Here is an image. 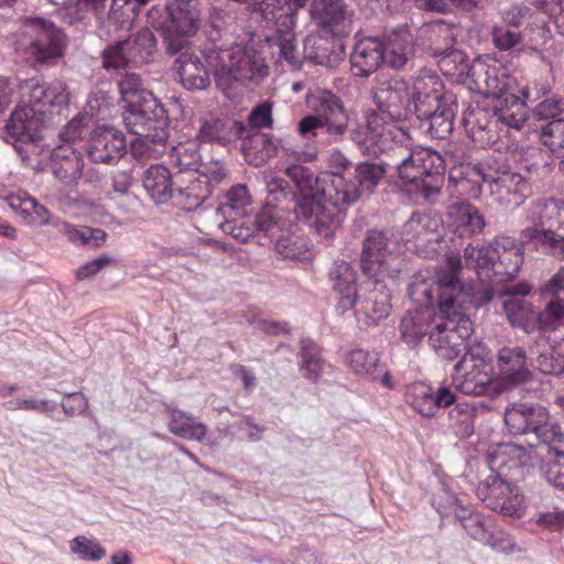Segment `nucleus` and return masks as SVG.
Masks as SVG:
<instances>
[{
  "instance_id": "f257e3e1",
  "label": "nucleus",
  "mask_w": 564,
  "mask_h": 564,
  "mask_svg": "<svg viewBox=\"0 0 564 564\" xmlns=\"http://www.w3.org/2000/svg\"><path fill=\"white\" fill-rule=\"evenodd\" d=\"M286 159L297 164L286 167L285 173L303 194L304 204L310 207V216H315L318 228L329 230L344 219V209L356 203L365 193H371L379 184L388 167L383 160L380 164L361 163L356 166L355 176L346 180L340 172L323 173L314 177L313 173L300 163L312 162L317 156L315 149L292 150L281 147Z\"/></svg>"
},
{
  "instance_id": "f03ea898",
  "label": "nucleus",
  "mask_w": 564,
  "mask_h": 564,
  "mask_svg": "<svg viewBox=\"0 0 564 564\" xmlns=\"http://www.w3.org/2000/svg\"><path fill=\"white\" fill-rule=\"evenodd\" d=\"M370 134L357 133L355 143L367 155H384V164L395 167L399 178L425 200L434 202L444 184L445 165L442 155L431 148H413L408 129L384 124L378 116L369 120Z\"/></svg>"
},
{
  "instance_id": "7ed1b4c3",
  "label": "nucleus",
  "mask_w": 564,
  "mask_h": 564,
  "mask_svg": "<svg viewBox=\"0 0 564 564\" xmlns=\"http://www.w3.org/2000/svg\"><path fill=\"white\" fill-rule=\"evenodd\" d=\"M544 306L536 311L531 302L521 297H507L503 310L512 327L530 334L535 330L553 332L564 321V265L539 288Z\"/></svg>"
},
{
  "instance_id": "20e7f679",
  "label": "nucleus",
  "mask_w": 564,
  "mask_h": 564,
  "mask_svg": "<svg viewBox=\"0 0 564 564\" xmlns=\"http://www.w3.org/2000/svg\"><path fill=\"white\" fill-rule=\"evenodd\" d=\"M123 122L135 135L131 142V153L138 161L158 159L166 149L169 140L167 119L164 109L156 100V106L138 105L123 107Z\"/></svg>"
},
{
  "instance_id": "39448f33",
  "label": "nucleus",
  "mask_w": 564,
  "mask_h": 564,
  "mask_svg": "<svg viewBox=\"0 0 564 564\" xmlns=\"http://www.w3.org/2000/svg\"><path fill=\"white\" fill-rule=\"evenodd\" d=\"M446 270L440 271L436 281H429L415 276L409 286V297L416 304L415 308L430 307L434 310L437 304L438 312H449L454 305L466 302L468 294L459 279L462 259L457 253L446 257Z\"/></svg>"
},
{
  "instance_id": "423d86ee",
  "label": "nucleus",
  "mask_w": 564,
  "mask_h": 564,
  "mask_svg": "<svg viewBox=\"0 0 564 564\" xmlns=\"http://www.w3.org/2000/svg\"><path fill=\"white\" fill-rule=\"evenodd\" d=\"M372 98L378 111L367 112L366 126L356 128L350 132L354 142L357 133L369 134V120L372 115L378 116L384 124L393 123L400 129H406L403 122L414 113L410 87L403 79L391 78L380 82L373 90Z\"/></svg>"
},
{
  "instance_id": "0eeeda50",
  "label": "nucleus",
  "mask_w": 564,
  "mask_h": 564,
  "mask_svg": "<svg viewBox=\"0 0 564 564\" xmlns=\"http://www.w3.org/2000/svg\"><path fill=\"white\" fill-rule=\"evenodd\" d=\"M465 302L457 303L449 312L437 315L429 336L430 346L440 358L456 359L467 347L474 333L473 322L465 314Z\"/></svg>"
},
{
  "instance_id": "6e6552de",
  "label": "nucleus",
  "mask_w": 564,
  "mask_h": 564,
  "mask_svg": "<svg viewBox=\"0 0 564 564\" xmlns=\"http://www.w3.org/2000/svg\"><path fill=\"white\" fill-rule=\"evenodd\" d=\"M208 59L215 66L217 85H220L223 79L241 83L259 80L267 75L268 70L260 53L241 45L219 48L215 55L210 54Z\"/></svg>"
},
{
  "instance_id": "1a4fd4ad",
  "label": "nucleus",
  "mask_w": 564,
  "mask_h": 564,
  "mask_svg": "<svg viewBox=\"0 0 564 564\" xmlns=\"http://www.w3.org/2000/svg\"><path fill=\"white\" fill-rule=\"evenodd\" d=\"M53 4L64 6L68 0H48ZM151 0H78V3L91 10L98 20V35L112 39L121 31L131 29L141 7Z\"/></svg>"
},
{
  "instance_id": "9d476101",
  "label": "nucleus",
  "mask_w": 564,
  "mask_h": 564,
  "mask_svg": "<svg viewBox=\"0 0 564 564\" xmlns=\"http://www.w3.org/2000/svg\"><path fill=\"white\" fill-rule=\"evenodd\" d=\"M167 17L161 29L170 54H177L196 34L200 23V11L195 0H171L166 6Z\"/></svg>"
},
{
  "instance_id": "9b49d317",
  "label": "nucleus",
  "mask_w": 564,
  "mask_h": 564,
  "mask_svg": "<svg viewBox=\"0 0 564 564\" xmlns=\"http://www.w3.org/2000/svg\"><path fill=\"white\" fill-rule=\"evenodd\" d=\"M23 33L31 39L30 54L35 64L54 65L64 55L65 34L52 21L30 17L22 22Z\"/></svg>"
},
{
  "instance_id": "f8f14e48",
  "label": "nucleus",
  "mask_w": 564,
  "mask_h": 564,
  "mask_svg": "<svg viewBox=\"0 0 564 564\" xmlns=\"http://www.w3.org/2000/svg\"><path fill=\"white\" fill-rule=\"evenodd\" d=\"M156 53V39L153 32L144 28L130 39L109 45L102 52V66L106 69H120L129 64H147Z\"/></svg>"
},
{
  "instance_id": "ddd939ff",
  "label": "nucleus",
  "mask_w": 564,
  "mask_h": 564,
  "mask_svg": "<svg viewBox=\"0 0 564 564\" xmlns=\"http://www.w3.org/2000/svg\"><path fill=\"white\" fill-rule=\"evenodd\" d=\"M441 224L442 219L436 214L415 212L403 225L401 239L409 251L422 258H433L438 253L442 241Z\"/></svg>"
},
{
  "instance_id": "4468645a",
  "label": "nucleus",
  "mask_w": 564,
  "mask_h": 564,
  "mask_svg": "<svg viewBox=\"0 0 564 564\" xmlns=\"http://www.w3.org/2000/svg\"><path fill=\"white\" fill-rule=\"evenodd\" d=\"M477 497L485 506L508 517H521L524 499L511 479L490 474L477 487Z\"/></svg>"
},
{
  "instance_id": "2eb2a0df",
  "label": "nucleus",
  "mask_w": 564,
  "mask_h": 564,
  "mask_svg": "<svg viewBox=\"0 0 564 564\" xmlns=\"http://www.w3.org/2000/svg\"><path fill=\"white\" fill-rule=\"evenodd\" d=\"M516 78L489 56L475 58L468 69L464 85L484 97H495L513 89Z\"/></svg>"
},
{
  "instance_id": "dca6fc26",
  "label": "nucleus",
  "mask_w": 564,
  "mask_h": 564,
  "mask_svg": "<svg viewBox=\"0 0 564 564\" xmlns=\"http://www.w3.org/2000/svg\"><path fill=\"white\" fill-rule=\"evenodd\" d=\"M313 113L325 127V133L334 142L344 139L350 116L343 100L328 90L318 91L308 100Z\"/></svg>"
},
{
  "instance_id": "f3484780",
  "label": "nucleus",
  "mask_w": 564,
  "mask_h": 564,
  "mask_svg": "<svg viewBox=\"0 0 564 564\" xmlns=\"http://www.w3.org/2000/svg\"><path fill=\"white\" fill-rule=\"evenodd\" d=\"M452 383L457 391L467 395L496 398L503 392L501 382L492 377V368H484L459 360L454 366Z\"/></svg>"
},
{
  "instance_id": "a211bd4d",
  "label": "nucleus",
  "mask_w": 564,
  "mask_h": 564,
  "mask_svg": "<svg viewBox=\"0 0 564 564\" xmlns=\"http://www.w3.org/2000/svg\"><path fill=\"white\" fill-rule=\"evenodd\" d=\"M21 99L32 108L42 111L46 118L47 112L59 110L68 105L67 86L62 80L51 83L37 78H29L20 84Z\"/></svg>"
},
{
  "instance_id": "6ab92c4d",
  "label": "nucleus",
  "mask_w": 564,
  "mask_h": 564,
  "mask_svg": "<svg viewBox=\"0 0 564 564\" xmlns=\"http://www.w3.org/2000/svg\"><path fill=\"white\" fill-rule=\"evenodd\" d=\"M311 14L324 34L348 36L352 31L351 14L344 0H314Z\"/></svg>"
},
{
  "instance_id": "aec40b11",
  "label": "nucleus",
  "mask_w": 564,
  "mask_h": 564,
  "mask_svg": "<svg viewBox=\"0 0 564 564\" xmlns=\"http://www.w3.org/2000/svg\"><path fill=\"white\" fill-rule=\"evenodd\" d=\"M464 127L475 145L492 147L500 139L498 119L491 109L481 107L479 102L469 105L464 115Z\"/></svg>"
},
{
  "instance_id": "412c9836",
  "label": "nucleus",
  "mask_w": 564,
  "mask_h": 564,
  "mask_svg": "<svg viewBox=\"0 0 564 564\" xmlns=\"http://www.w3.org/2000/svg\"><path fill=\"white\" fill-rule=\"evenodd\" d=\"M391 257L389 237L382 230L371 229L362 242L360 267L364 274L378 279L388 273V262Z\"/></svg>"
},
{
  "instance_id": "4be33fe9",
  "label": "nucleus",
  "mask_w": 564,
  "mask_h": 564,
  "mask_svg": "<svg viewBox=\"0 0 564 564\" xmlns=\"http://www.w3.org/2000/svg\"><path fill=\"white\" fill-rule=\"evenodd\" d=\"M127 152L124 134L112 127H98L90 137L87 148L89 159L95 163L113 164Z\"/></svg>"
},
{
  "instance_id": "5701e85b",
  "label": "nucleus",
  "mask_w": 564,
  "mask_h": 564,
  "mask_svg": "<svg viewBox=\"0 0 564 564\" xmlns=\"http://www.w3.org/2000/svg\"><path fill=\"white\" fill-rule=\"evenodd\" d=\"M406 403L423 416H434L440 408H447L456 402V395L448 387H441L434 393L432 387L424 382H414L405 391Z\"/></svg>"
},
{
  "instance_id": "b1692460",
  "label": "nucleus",
  "mask_w": 564,
  "mask_h": 564,
  "mask_svg": "<svg viewBox=\"0 0 564 564\" xmlns=\"http://www.w3.org/2000/svg\"><path fill=\"white\" fill-rule=\"evenodd\" d=\"M528 460L527 448L513 443L499 444L487 453V464L491 474L511 480L522 476Z\"/></svg>"
},
{
  "instance_id": "393cba45",
  "label": "nucleus",
  "mask_w": 564,
  "mask_h": 564,
  "mask_svg": "<svg viewBox=\"0 0 564 564\" xmlns=\"http://www.w3.org/2000/svg\"><path fill=\"white\" fill-rule=\"evenodd\" d=\"M45 119L41 110L32 108L20 99L6 124V130L17 141L23 143L36 142L41 138Z\"/></svg>"
},
{
  "instance_id": "a878e982",
  "label": "nucleus",
  "mask_w": 564,
  "mask_h": 564,
  "mask_svg": "<svg viewBox=\"0 0 564 564\" xmlns=\"http://www.w3.org/2000/svg\"><path fill=\"white\" fill-rule=\"evenodd\" d=\"M410 96L416 116H426L430 106L443 101L451 94H443V83L438 75L430 69H421L413 78Z\"/></svg>"
},
{
  "instance_id": "bb28decb",
  "label": "nucleus",
  "mask_w": 564,
  "mask_h": 564,
  "mask_svg": "<svg viewBox=\"0 0 564 564\" xmlns=\"http://www.w3.org/2000/svg\"><path fill=\"white\" fill-rule=\"evenodd\" d=\"M48 169L62 185L74 187L83 175V154L72 144H59L52 151Z\"/></svg>"
},
{
  "instance_id": "cd10ccee",
  "label": "nucleus",
  "mask_w": 564,
  "mask_h": 564,
  "mask_svg": "<svg viewBox=\"0 0 564 564\" xmlns=\"http://www.w3.org/2000/svg\"><path fill=\"white\" fill-rule=\"evenodd\" d=\"M499 382L503 391L531 380L532 372L527 365V355L521 347H502L497 355Z\"/></svg>"
},
{
  "instance_id": "c85d7f7f",
  "label": "nucleus",
  "mask_w": 564,
  "mask_h": 564,
  "mask_svg": "<svg viewBox=\"0 0 564 564\" xmlns=\"http://www.w3.org/2000/svg\"><path fill=\"white\" fill-rule=\"evenodd\" d=\"M340 37L327 34L308 35L304 41L305 57L316 65L337 67L345 55Z\"/></svg>"
},
{
  "instance_id": "c756f323",
  "label": "nucleus",
  "mask_w": 564,
  "mask_h": 564,
  "mask_svg": "<svg viewBox=\"0 0 564 564\" xmlns=\"http://www.w3.org/2000/svg\"><path fill=\"white\" fill-rule=\"evenodd\" d=\"M210 195L206 180L196 175L192 170L178 172L175 175L173 198L185 210H194Z\"/></svg>"
},
{
  "instance_id": "7c9ffc66",
  "label": "nucleus",
  "mask_w": 564,
  "mask_h": 564,
  "mask_svg": "<svg viewBox=\"0 0 564 564\" xmlns=\"http://www.w3.org/2000/svg\"><path fill=\"white\" fill-rule=\"evenodd\" d=\"M446 223L459 237L479 235L486 227L484 215L467 200L456 202L448 206Z\"/></svg>"
},
{
  "instance_id": "2f4dec72",
  "label": "nucleus",
  "mask_w": 564,
  "mask_h": 564,
  "mask_svg": "<svg viewBox=\"0 0 564 564\" xmlns=\"http://www.w3.org/2000/svg\"><path fill=\"white\" fill-rule=\"evenodd\" d=\"M384 61V45L377 37H364L356 42L350 54V69L355 76L368 77Z\"/></svg>"
},
{
  "instance_id": "473e14b6",
  "label": "nucleus",
  "mask_w": 564,
  "mask_h": 564,
  "mask_svg": "<svg viewBox=\"0 0 564 564\" xmlns=\"http://www.w3.org/2000/svg\"><path fill=\"white\" fill-rule=\"evenodd\" d=\"M361 290L364 293L359 292L357 294L356 305L359 306L357 312L365 315V323L368 326L377 325L389 315L391 308L389 295L383 291V286L379 284V278L366 283Z\"/></svg>"
},
{
  "instance_id": "72a5a7b5",
  "label": "nucleus",
  "mask_w": 564,
  "mask_h": 564,
  "mask_svg": "<svg viewBox=\"0 0 564 564\" xmlns=\"http://www.w3.org/2000/svg\"><path fill=\"white\" fill-rule=\"evenodd\" d=\"M247 132L241 121L205 117L199 120L197 140L199 142H216L221 145L242 139Z\"/></svg>"
},
{
  "instance_id": "f704fd0d",
  "label": "nucleus",
  "mask_w": 564,
  "mask_h": 564,
  "mask_svg": "<svg viewBox=\"0 0 564 564\" xmlns=\"http://www.w3.org/2000/svg\"><path fill=\"white\" fill-rule=\"evenodd\" d=\"M329 280L333 290L339 294L338 307L345 312L356 306L357 302V272L352 265L344 260L334 262L329 270Z\"/></svg>"
},
{
  "instance_id": "c9c22d12",
  "label": "nucleus",
  "mask_w": 564,
  "mask_h": 564,
  "mask_svg": "<svg viewBox=\"0 0 564 564\" xmlns=\"http://www.w3.org/2000/svg\"><path fill=\"white\" fill-rule=\"evenodd\" d=\"M516 91L517 84L513 89H508L506 93L495 96L491 111L499 123L519 130L528 119V110L525 102L516 95Z\"/></svg>"
},
{
  "instance_id": "e433bc0d",
  "label": "nucleus",
  "mask_w": 564,
  "mask_h": 564,
  "mask_svg": "<svg viewBox=\"0 0 564 564\" xmlns=\"http://www.w3.org/2000/svg\"><path fill=\"white\" fill-rule=\"evenodd\" d=\"M454 513L471 539L490 545L494 549L500 547V542L503 540L501 535L503 533L488 525L481 514L469 511V509L459 505L457 500L455 501Z\"/></svg>"
},
{
  "instance_id": "4c0bfd02",
  "label": "nucleus",
  "mask_w": 564,
  "mask_h": 564,
  "mask_svg": "<svg viewBox=\"0 0 564 564\" xmlns=\"http://www.w3.org/2000/svg\"><path fill=\"white\" fill-rule=\"evenodd\" d=\"M455 42L454 28L444 21H435L420 30V45L425 54L434 58L453 50Z\"/></svg>"
},
{
  "instance_id": "58836bf2",
  "label": "nucleus",
  "mask_w": 564,
  "mask_h": 564,
  "mask_svg": "<svg viewBox=\"0 0 564 564\" xmlns=\"http://www.w3.org/2000/svg\"><path fill=\"white\" fill-rule=\"evenodd\" d=\"M486 178L480 166L460 165L451 169L448 182L452 195L477 199L482 192V184Z\"/></svg>"
},
{
  "instance_id": "ea45409f",
  "label": "nucleus",
  "mask_w": 564,
  "mask_h": 564,
  "mask_svg": "<svg viewBox=\"0 0 564 564\" xmlns=\"http://www.w3.org/2000/svg\"><path fill=\"white\" fill-rule=\"evenodd\" d=\"M496 264L495 272L508 278L514 276L524 261V249L520 241L509 236L494 239Z\"/></svg>"
},
{
  "instance_id": "a19ab883",
  "label": "nucleus",
  "mask_w": 564,
  "mask_h": 564,
  "mask_svg": "<svg viewBox=\"0 0 564 564\" xmlns=\"http://www.w3.org/2000/svg\"><path fill=\"white\" fill-rule=\"evenodd\" d=\"M174 62V68L180 76L181 84L188 90L205 89L209 83V75L200 58L191 53L188 47L181 52Z\"/></svg>"
},
{
  "instance_id": "79ce46f5",
  "label": "nucleus",
  "mask_w": 564,
  "mask_h": 564,
  "mask_svg": "<svg viewBox=\"0 0 564 564\" xmlns=\"http://www.w3.org/2000/svg\"><path fill=\"white\" fill-rule=\"evenodd\" d=\"M251 205V197L246 185L238 184L232 186L226 194V200L221 203L216 215L225 218L218 226L223 230H231L234 237L238 238L239 234L234 232L231 223L247 215V208Z\"/></svg>"
},
{
  "instance_id": "37998d69",
  "label": "nucleus",
  "mask_w": 564,
  "mask_h": 564,
  "mask_svg": "<svg viewBox=\"0 0 564 564\" xmlns=\"http://www.w3.org/2000/svg\"><path fill=\"white\" fill-rule=\"evenodd\" d=\"M435 310L430 307L410 308L400 322L401 338L408 345H416L429 333Z\"/></svg>"
},
{
  "instance_id": "c03bdc74",
  "label": "nucleus",
  "mask_w": 564,
  "mask_h": 564,
  "mask_svg": "<svg viewBox=\"0 0 564 564\" xmlns=\"http://www.w3.org/2000/svg\"><path fill=\"white\" fill-rule=\"evenodd\" d=\"M143 186L156 203H165L173 198L175 176L162 164H153L143 174Z\"/></svg>"
},
{
  "instance_id": "a18cd8bd",
  "label": "nucleus",
  "mask_w": 564,
  "mask_h": 564,
  "mask_svg": "<svg viewBox=\"0 0 564 564\" xmlns=\"http://www.w3.org/2000/svg\"><path fill=\"white\" fill-rule=\"evenodd\" d=\"M457 105L453 97H445L436 106H430L426 116H416L419 120L430 121V131L437 139L447 138L453 131Z\"/></svg>"
},
{
  "instance_id": "49530a36",
  "label": "nucleus",
  "mask_w": 564,
  "mask_h": 564,
  "mask_svg": "<svg viewBox=\"0 0 564 564\" xmlns=\"http://www.w3.org/2000/svg\"><path fill=\"white\" fill-rule=\"evenodd\" d=\"M10 208L26 224L46 225L50 220V210L26 192L11 193L7 196Z\"/></svg>"
},
{
  "instance_id": "de8ad7c7",
  "label": "nucleus",
  "mask_w": 564,
  "mask_h": 564,
  "mask_svg": "<svg viewBox=\"0 0 564 564\" xmlns=\"http://www.w3.org/2000/svg\"><path fill=\"white\" fill-rule=\"evenodd\" d=\"M242 139L241 150L252 165L259 166L278 154L279 147L268 133L253 131Z\"/></svg>"
},
{
  "instance_id": "09e8293b",
  "label": "nucleus",
  "mask_w": 564,
  "mask_h": 564,
  "mask_svg": "<svg viewBox=\"0 0 564 564\" xmlns=\"http://www.w3.org/2000/svg\"><path fill=\"white\" fill-rule=\"evenodd\" d=\"M294 6L288 0H261L254 3L253 11L259 13L262 20L272 22L280 31H292L296 20Z\"/></svg>"
},
{
  "instance_id": "8fccbe9b",
  "label": "nucleus",
  "mask_w": 564,
  "mask_h": 564,
  "mask_svg": "<svg viewBox=\"0 0 564 564\" xmlns=\"http://www.w3.org/2000/svg\"><path fill=\"white\" fill-rule=\"evenodd\" d=\"M122 107H137L138 105L156 106L153 93L145 88L143 80L135 73H126L118 82Z\"/></svg>"
},
{
  "instance_id": "3c124183",
  "label": "nucleus",
  "mask_w": 564,
  "mask_h": 564,
  "mask_svg": "<svg viewBox=\"0 0 564 564\" xmlns=\"http://www.w3.org/2000/svg\"><path fill=\"white\" fill-rule=\"evenodd\" d=\"M528 411H524L528 421V433H534L543 443L564 441V434L557 426L549 423V411L539 404L527 403Z\"/></svg>"
},
{
  "instance_id": "603ef678",
  "label": "nucleus",
  "mask_w": 564,
  "mask_h": 564,
  "mask_svg": "<svg viewBox=\"0 0 564 564\" xmlns=\"http://www.w3.org/2000/svg\"><path fill=\"white\" fill-rule=\"evenodd\" d=\"M169 431L172 434L189 441L200 442L205 438L207 426L192 414L178 409H169Z\"/></svg>"
},
{
  "instance_id": "864d4df0",
  "label": "nucleus",
  "mask_w": 564,
  "mask_h": 564,
  "mask_svg": "<svg viewBox=\"0 0 564 564\" xmlns=\"http://www.w3.org/2000/svg\"><path fill=\"white\" fill-rule=\"evenodd\" d=\"M56 227L58 232L75 246L99 248L106 242L107 234L100 228L77 226L67 221L58 223Z\"/></svg>"
},
{
  "instance_id": "5fc2aeb1",
  "label": "nucleus",
  "mask_w": 564,
  "mask_h": 564,
  "mask_svg": "<svg viewBox=\"0 0 564 564\" xmlns=\"http://www.w3.org/2000/svg\"><path fill=\"white\" fill-rule=\"evenodd\" d=\"M344 362L346 367L355 375L371 380L378 379V368L380 365L379 355L362 348H355L345 354Z\"/></svg>"
},
{
  "instance_id": "6e6d98bb",
  "label": "nucleus",
  "mask_w": 564,
  "mask_h": 564,
  "mask_svg": "<svg viewBox=\"0 0 564 564\" xmlns=\"http://www.w3.org/2000/svg\"><path fill=\"white\" fill-rule=\"evenodd\" d=\"M300 345V369L306 379L316 382L321 378L325 365L321 348L310 338L302 339Z\"/></svg>"
},
{
  "instance_id": "4d7b16f0",
  "label": "nucleus",
  "mask_w": 564,
  "mask_h": 564,
  "mask_svg": "<svg viewBox=\"0 0 564 564\" xmlns=\"http://www.w3.org/2000/svg\"><path fill=\"white\" fill-rule=\"evenodd\" d=\"M436 58L437 66L445 77L455 83H465L470 63L462 51L453 48Z\"/></svg>"
},
{
  "instance_id": "13d9d810",
  "label": "nucleus",
  "mask_w": 564,
  "mask_h": 564,
  "mask_svg": "<svg viewBox=\"0 0 564 564\" xmlns=\"http://www.w3.org/2000/svg\"><path fill=\"white\" fill-rule=\"evenodd\" d=\"M562 202L555 198H541L534 202L530 208V218L534 225L552 226L561 216Z\"/></svg>"
},
{
  "instance_id": "bf43d9fd",
  "label": "nucleus",
  "mask_w": 564,
  "mask_h": 564,
  "mask_svg": "<svg viewBox=\"0 0 564 564\" xmlns=\"http://www.w3.org/2000/svg\"><path fill=\"white\" fill-rule=\"evenodd\" d=\"M501 188L512 196L510 203L520 205L531 195V186L528 180L519 173H506L499 178Z\"/></svg>"
},
{
  "instance_id": "052dcab7",
  "label": "nucleus",
  "mask_w": 564,
  "mask_h": 564,
  "mask_svg": "<svg viewBox=\"0 0 564 564\" xmlns=\"http://www.w3.org/2000/svg\"><path fill=\"white\" fill-rule=\"evenodd\" d=\"M276 252L283 259L306 260L310 256V249L306 240L297 236H282L275 243Z\"/></svg>"
},
{
  "instance_id": "680f3d73",
  "label": "nucleus",
  "mask_w": 564,
  "mask_h": 564,
  "mask_svg": "<svg viewBox=\"0 0 564 564\" xmlns=\"http://www.w3.org/2000/svg\"><path fill=\"white\" fill-rule=\"evenodd\" d=\"M536 368L545 375H564V347H550L541 352L536 358Z\"/></svg>"
},
{
  "instance_id": "e2e57ef3",
  "label": "nucleus",
  "mask_w": 564,
  "mask_h": 564,
  "mask_svg": "<svg viewBox=\"0 0 564 564\" xmlns=\"http://www.w3.org/2000/svg\"><path fill=\"white\" fill-rule=\"evenodd\" d=\"M545 147L558 158H564V119L551 120L542 128Z\"/></svg>"
},
{
  "instance_id": "0e129e2a",
  "label": "nucleus",
  "mask_w": 564,
  "mask_h": 564,
  "mask_svg": "<svg viewBox=\"0 0 564 564\" xmlns=\"http://www.w3.org/2000/svg\"><path fill=\"white\" fill-rule=\"evenodd\" d=\"M492 43L499 51H522V34L506 25H495L491 31Z\"/></svg>"
},
{
  "instance_id": "69168bd1",
  "label": "nucleus",
  "mask_w": 564,
  "mask_h": 564,
  "mask_svg": "<svg viewBox=\"0 0 564 564\" xmlns=\"http://www.w3.org/2000/svg\"><path fill=\"white\" fill-rule=\"evenodd\" d=\"M413 54V46L410 42L403 40H394L384 48V59L397 69L403 68Z\"/></svg>"
},
{
  "instance_id": "338daca9",
  "label": "nucleus",
  "mask_w": 564,
  "mask_h": 564,
  "mask_svg": "<svg viewBox=\"0 0 564 564\" xmlns=\"http://www.w3.org/2000/svg\"><path fill=\"white\" fill-rule=\"evenodd\" d=\"M70 550L85 561H99L106 556V549L98 541L86 536L73 539Z\"/></svg>"
},
{
  "instance_id": "774afa93",
  "label": "nucleus",
  "mask_w": 564,
  "mask_h": 564,
  "mask_svg": "<svg viewBox=\"0 0 564 564\" xmlns=\"http://www.w3.org/2000/svg\"><path fill=\"white\" fill-rule=\"evenodd\" d=\"M464 257L467 264H474L477 269H485L490 265L495 269L497 257L494 242L490 247H475L473 245H468L465 248Z\"/></svg>"
}]
</instances>
